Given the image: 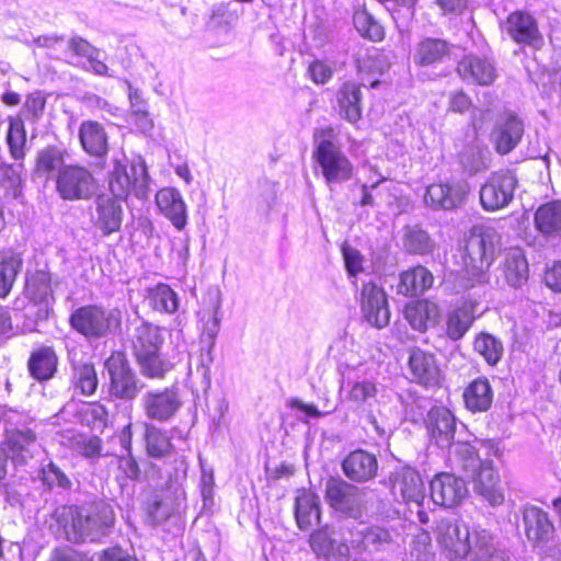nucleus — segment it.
I'll return each instance as SVG.
<instances>
[{
    "instance_id": "5fc2aeb1",
    "label": "nucleus",
    "mask_w": 561,
    "mask_h": 561,
    "mask_svg": "<svg viewBox=\"0 0 561 561\" xmlns=\"http://www.w3.org/2000/svg\"><path fill=\"white\" fill-rule=\"evenodd\" d=\"M354 26L357 32L373 42L383 38L382 26L366 10H357L353 16Z\"/></svg>"
},
{
    "instance_id": "e433bc0d",
    "label": "nucleus",
    "mask_w": 561,
    "mask_h": 561,
    "mask_svg": "<svg viewBox=\"0 0 561 561\" xmlns=\"http://www.w3.org/2000/svg\"><path fill=\"white\" fill-rule=\"evenodd\" d=\"M336 98L340 114L345 119L355 123L362 117V92L359 84L352 81L343 83Z\"/></svg>"
},
{
    "instance_id": "c03bdc74",
    "label": "nucleus",
    "mask_w": 561,
    "mask_h": 561,
    "mask_svg": "<svg viewBox=\"0 0 561 561\" xmlns=\"http://www.w3.org/2000/svg\"><path fill=\"white\" fill-rule=\"evenodd\" d=\"M403 248L408 253L425 255L433 252L435 242L420 226H407L403 233Z\"/></svg>"
},
{
    "instance_id": "bb28decb",
    "label": "nucleus",
    "mask_w": 561,
    "mask_h": 561,
    "mask_svg": "<svg viewBox=\"0 0 561 561\" xmlns=\"http://www.w3.org/2000/svg\"><path fill=\"white\" fill-rule=\"evenodd\" d=\"M523 134V122L517 116L508 114L496 124L492 133V140L496 151L500 154L511 152L519 144Z\"/></svg>"
},
{
    "instance_id": "2f4dec72",
    "label": "nucleus",
    "mask_w": 561,
    "mask_h": 561,
    "mask_svg": "<svg viewBox=\"0 0 561 561\" xmlns=\"http://www.w3.org/2000/svg\"><path fill=\"white\" fill-rule=\"evenodd\" d=\"M404 318L412 329L425 332L430 325H436L440 319L437 304L427 299L412 301L405 306Z\"/></svg>"
},
{
    "instance_id": "0eeeda50",
    "label": "nucleus",
    "mask_w": 561,
    "mask_h": 561,
    "mask_svg": "<svg viewBox=\"0 0 561 561\" xmlns=\"http://www.w3.org/2000/svg\"><path fill=\"white\" fill-rule=\"evenodd\" d=\"M56 192L67 202L88 201L96 192V180L92 172L79 164H68L56 175Z\"/></svg>"
},
{
    "instance_id": "8fccbe9b",
    "label": "nucleus",
    "mask_w": 561,
    "mask_h": 561,
    "mask_svg": "<svg viewBox=\"0 0 561 561\" xmlns=\"http://www.w3.org/2000/svg\"><path fill=\"white\" fill-rule=\"evenodd\" d=\"M145 440L147 453L150 457L162 458L172 450L170 437L152 424L145 425Z\"/></svg>"
},
{
    "instance_id": "2eb2a0df",
    "label": "nucleus",
    "mask_w": 561,
    "mask_h": 561,
    "mask_svg": "<svg viewBox=\"0 0 561 561\" xmlns=\"http://www.w3.org/2000/svg\"><path fill=\"white\" fill-rule=\"evenodd\" d=\"M432 501L439 506L454 507L467 496L466 482L448 472L436 474L430 483Z\"/></svg>"
},
{
    "instance_id": "0e129e2a",
    "label": "nucleus",
    "mask_w": 561,
    "mask_h": 561,
    "mask_svg": "<svg viewBox=\"0 0 561 561\" xmlns=\"http://www.w3.org/2000/svg\"><path fill=\"white\" fill-rule=\"evenodd\" d=\"M84 416L87 417L89 423H92L94 428H100L105 426L107 421V410L104 405L94 402L88 405L84 410Z\"/></svg>"
},
{
    "instance_id": "aec40b11",
    "label": "nucleus",
    "mask_w": 561,
    "mask_h": 561,
    "mask_svg": "<svg viewBox=\"0 0 561 561\" xmlns=\"http://www.w3.org/2000/svg\"><path fill=\"white\" fill-rule=\"evenodd\" d=\"M36 447L37 438L32 430L12 428L5 431L3 450L15 465H25L32 459Z\"/></svg>"
},
{
    "instance_id": "f03ea898",
    "label": "nucleus",
    "mask_w": 561,
    "mask_h": 561,
    "mask_svg": "<svg viewBox=\"0 0 561 561\" xmlns=\"http://www.w3.org/2000/svg\"><path fill=\"white\" fill-rule=\"evenodd\" d=\"M56 514L70 519L64 528L67 538L73 542L96 541L108 535L115 523L113 507L106 503H99L90 508L64 506Z\"/></svg>"
},
{
    "instance_id": "f3484780",
    "label": "nucleus",
    "mask_w": 561,
    "mask_h": 561,
    "mask_svg": "<svg viewBox=\"0 0 561 561\" xmlns=\"http://www.w3.org/2000/svg\"><path fill=\"white\" fill-rule=\"evenodd\" d=\"M504 30L517 44L537 48L543 41L536 19L530 13L524 11L511 13L504 23Z\"/></svg>"
},
{
    "instance_id": "680f3d73",
    "label": "nucleus",
    "mask_w": 561,
    "mask_h": 561,
    "mask_svg": "<svg viewBox=\"0 0 561 561\" xmlns=\"http://www.w3.org/2000/svg\"><path fill=\"white\" fill-rule=\"evenodd\" d=\"M68 49L76 56L87 58V60L91 59L93 55H100L98 48L92 46L87 39L80 36H75L69 39Z\"/></svg>"
},
{
    "instance_id": "6e6d98bb",
    "label": "nucleus",
    "mask_w": 561,
    "mask_h": 561,
    "mask_svg": "<svg viewBox=\"0 0 561 561\" xmlns=\"http://www.w3.org/2000/svg\"><path fill=\"white\" fill-rule=\"evenodd\" d=\"M140 371L148 378H162L171 369V364L161 357L160 351L136 358Z\"/></svg>"
},
{
    "instance_id": "473e14b6",
    "label": "nucleus",
    "mask_w": 561,
    "mask_h": 561,
    "mask_svg": "<svg viewBox=\"0 0 561 561\" xmlns=\"http://www.w3.org/2000/svg\"><path fill=\"white\" fill-rule=\"evenodd\" d=\"M474 305L470 301H462L460 305L448 311L446 316V335L456 342L461 340L474 321Z\"/></svg>"
},
{
    "instance_id": "49530a36",
    "label": "nucleus",
    "mask_w": 561,
    "mask_h": 561,
    "mask_svg": "<svg viewBox=\"0 0 561 561\" xmlns=\"http://www.w3.org/2000/svg\"><path fill=\"white\" fill-rule=\"evenodd\" d=\"M22 266L21 259L13 252H0V298H5Z\"/></svg>"
},
{
    "instance_id": "20e7f679",
    "label": "nucleus",
    "mask_w": 561,
    "mask_h": 561,
    "mask_svg": "<svg viewBox=\"0 0 561 561\" xmlns=\"http://www.w3.org/2000/svg\"><path fill=\"white\" fill-rule=\"evenodd\" d=\"M148 172L141 158L128 164L124 154L113 159V168L108 172V190L112 197L125 201L130 194L146 198L148 193Z\"/></svg>"
},
{
    "instance_id": "6e6552de",
    "label": "nucleus",
    "mask_w": 561,
    "mask_h": 561,
    "mask_svg": "<svg viewBox=\"0 0 561 561\" xmlns=\"http://www.w3.org/2000/svg\"><path fill=\"white\" fill-rule=\"evenodd\" d=\"M325 500L335 512L358 518L364 511L365 492L341 478H330L325 483Z\"/></svg>"
},
{
    "instance_id": "3c124183",
    "label": "nucleus",
    "mask_w": 561,
    "mask_h": 561,
    "mask_svg": "<svg viewBox=\"0 0 561 561\" xmlns=\"http://www.w3.org/2000/svg\"><path fill=\"white\" fill-rule=\"evenodd\" d=\"M39 479L47 490L55 488L70 490L72 481L69 476L55 462L49 461L39 471Z\"/></svg>"
},
{
    "instance_id": "4c0bfd02",
    "label": "nucleus",
    "mask_w": 561,
    "mask_h": 561,
    "mask_svg": "<svg viewBox=\"0 0 561 561\" xmlns=\"http://www.w3.org/2000/svg\"><path fill=\"white\" fill-rule=\"evenodd\" d=\"M466 407L472 412H484L493 401V391L486 378H477L465 389Z\"/></svg>"
},
{
    "instance_id": "b1692460",
    "label": "nucleus",
    "mask_w": 561,
    "mask_h": 561,
    "mask_svg": "<svg viewBox=\"0 0 561 561\" xmlns=\"http://www.w3.org/2000/svg\"><path fill=\"white\" fill-rule=\"evenodd\" d=\"M342 470L351 481L363 483L376 477L378 461L374 454L356 449L344 458Z\"/></svg>"
},
{
    "instance_id": "09e8293b",
    "label": "nucleus",
    "mask_w": 561,
    "mask_h": 561,
    "mask_svg": "<svg viewBox=\"0 0 561 561\" xmlns=\"http://www.w3.org/2000/svg\"><path fill=\"white\" fill-rule=\"evenodd\" d=\"M72 383L81 394L92 396L99 385L94 365L91 363L72 364Z\"/></svg>"
},
{
    "instance_id": "774afa93",
    "label": "nucleus",
    "mask_w": 561,
    "mask_h": 561,
    "mask_svg": "<svg viewBox=\"0 0 561 561\" xmlns=\"http://www.w3.org/2000/svg\"><path fill=\"white\" fill-rule=\"evenodd\" d=\"M95 561H136L127 551L121 547H112L95 556Z\"/></svg>"
},
{
    "instance_id": "cd10ccee",
    "label": "nucleus",
    "mask_w": 561,
    "mask_h": 561,
    "mask_svg": "<svg viewBox=\"0 0 561 561\" xmlns=\"http://www.w3.org/2000/svg\"><path fill=\"white\" fill-rule=\"evenodd\" d=\"M294 512L299 529H310L320 522V497L311 490H297Z\"/></svg>"
},
{
    "instance_id": "423d86ee",
    "label": "nucleus",
    "mask_w": 561,
    "mask_h": 561,
    "mask_svg": "<svg viewBox=\"0 0 561 561\" xmlns=\"http://www.w3.org/2000/svg\"><path fill=\"white\" fill-rule=\"evenodd\" d=\"M121 311L100 306H83L70 316V325L89 340H96L114 332L121 325Z\"/></svg>"
},
{
    "instance_id": "c85d7f7f",
    "label": "nucleus",
    "mask_w": 561,
    "mask_h": 561,
    "mask_svg": "<svg viewBox=\"0 0 561 561\" xmlns=\"http://www.w3.org/2000/svg\"><path fill=\"white\" fill-rule=\"evenodd\" d=\"M453 45L438 37H424L414 48L415 65L427 67L442 64L450 57Z\"/></svg>"
},
{
    "instance_id": "37998d69",
    "label": "nucleus",
    "mask_w": 561,
    "mask_h": 561,
    "mask_svg": "<svg viewBox=\"0 0 561 561\" xmlns=\"http://www.w3.org/2000/svg\"><path fill=\"white\" fill-rule=\"evenodd\" d=\"M504 273L506 282L512 287H522L527 282L528 262L520 250L515 249L507 253Z\"/></svg>"
},
{
    "instance_id": "72a5a7b5",
    "label": "nucleus",
    "mask_w": 561,
    "mask_h": 561,
    "mask_svg": "<svg viewBox=\"0 0 561 561\" xmlns=\"http://www.w3.org/2000/svg\"><path fill=\"white\" fill-rule=\"evenodd\" d=\"M58 366V356L53 347L42 346L32 352L27 368L30 375L37 381H46L51 379Z\"/></svg>"
},
{
    "instance_id": "ddd939ff",
    "label": "nucleus",
    "mask_w": 561,
    "mask_h": 561,
    "mask_svg": "<svg viewBox=\"0 0 561 561\" xmlns=\"http://www.w3.org/2000/svg\"><path fill=\"white\" fill-rule=\"evenodd\" d=\"M122 202L106 194L96 196L91 221L102 236L107 237L119 231L124 217Z\"/></svg>"
},
{
    "instance_id": "58836bf2",
    "label": "nucleus",
    "mask_w": 561,
    "mask_h": 561,
    "mask_svg": "<svg viewBox=\"0 0 561 561\" xmlns=\"http://www.w3.org/2000/svg\"><path fill=\"white\" fill-rule=\"evenodd\" d=\"M163 337L158 327L141 323L135 329L131 344L134 355L137 357L160 351Z\"/></svg>"
},
{
    "instance_id": "79ce46f5",
    "label": "nucleus",
    "mask_w": 561,
    "mask_h": 561,
    "mask_svg": "<svg viewBox=\"0 0 561 561\" xmlns=\"http://www.w3.org/2000/svg\"><path fill=\"white\" fill-rule=\"evenodd\" d=\"M127 87L128 100L130 105V115L135 124L142 131H148L152 128V121L149 116L148 103L144 98L140 89L135 88L129 81H125Z\"/></svg>"
},
{
    "instance_id": "a211bd4d",
    "label": "nucleus",
    "mask_w": 561,
    "mask_h": 561,
    "mask_svg": "<svg viewBox=\"0 0 561 561\" xmlns=\"http://www.w3.org/2000/svg\"><path fill=\"white\" fill-rule=\"evenodd\" d=\"M309 545L318 558L327 561H341L350 553L348 545L329 526L313 531L310 535Z\"/></svg>"
},
{
    "instance_id": "bf43d9fd",
    "label": "nucleus",
    "mask_w": 561,
    "mask_h": 561,
    "mask_svg": "<svg viewBox=\"0 0 561 561\" xmlns=\"http://www.w3.org/2000/svg\"><path fill=\"white\" fill-rule=\"evenodd\" d=\"M73 449L81 456L95 459L99 458L102 451V442L99 437L76 436L72 442Z\"/></svg>"
},
{
    "instance_id": "603ef678",
    "label": "nucleus",
    "mask_w": 561,
    "mask_h": 561,
    "mask_svg": "<svg viewBox=\"0 0 561 561\" xmlns=\"http://www.w3.org/2000/svg\"><path fill=\"white\" fill-rule=\"evenodd\" d=\"M7 142H8L12 158H14L15 160H20V159L24 158L26 133H25V128H24V123L21 118L11 117L9 119Z\"/></svg>"
},
{
    "instance_id": "4d7b16f0",
    "label": "nucleus",
    "mask_w": 561,
    "mask_h": 561,
    "mask_svg": "<svg viewBox=\"0 0 561 561\" xmlns=\"http://www.w3.org/2000/svg\"><path fill=\"white\" fill-rule=\"evenodd\" d=\"M377 396V387L371 381H356L348 391V399L357 405L369 404Z\"/></svg>"
},
{
    "instance_id": "4be33fe9",
    "label": "nucleus",
    "mask_w": 561,
    "mask_h": 561,
    "mask_svg": "<svg viewBox=\"0 0 561 561\" xmlns=\"http://www.w3.org/2000/svg\"><path fill=\"white\" fill-rule=\"evenodd\" d=\"M391 492L396 499L417 505H421L425 497L421 476L412 468H402L392 476Z\"/></svg>"
},
{
    "instance_id": "f8f14e48",
    "label": "nucleus",
    "mask_w": 561,
    "mask_h": 561,
    "mask_svg": "<svg viewBox=\"0 0 561 561\" xmlns=\"http://www.w3.org/2000/svg\"><path fill=\"white\" fill-rule=\"evenodd\" d=\"M363 318L374 328L383 329L390 322V310L385 290L376 283H364L359 295Z\"/></svg>"
},
{
    "instance_id": "c9c22d12",
    "label": "nucleus",
    "mask_w": 561,
    "mask_h": 561,
    "mask_svg": "<svg viewBox=\"0 0 561 561\" xmlns=\"http://www.w3.org/2000/svg\"><path fill=\"white\" fill-rule=\"evenodd\" d=\"M536 229L545 237L561 236V199L540 205L534 216Z\"/></svg>"
},
{
    "instance_id": "6ab92c4d",
    "label": "nucleus",
    "mask_w": 561,
    "mask_h": 561,
    "mask_svg": "<svg viewBox=\"0 0 561 561\" xmlns=\"http://www.w3.org/2000/svg\"><path fill=\"white\" fill-rule=\"evenodd\" d=\"M408 366L412 381L426 388L439 385L440 369L432 353L419 347L411 350Z\"/></svg>"
},
{
    "instance_id": "1a4fd4ad",
    "label": "nucleus",
    "mask_w": 561,
    "mask_h": 561,
    "mask_svg": "<svg viewBox=\"0 0 561 561\" xmlns=\"http://www.w3.org/2000/svg\"><path fill=\"white\" fill-rule=\"evenodd\" d=\"M110 376L108 394L125 401L134 400L142 385L122 353L112 354L105 362Z\"/></svg>"
},
{
    "instance_id": "a878e982",
    "label": "nucleus",
    "mask_w": 561,
    "mask_h": 561,
    "mask_svg": "<svg viewBox=\"0 0 561 561\" xmlns=\"http://www.w3.org/2000/svg\"><path fill=\"white\" fill-rule=\"evenodd\" d=\"M80 145L90 157L103 159L108 151V136L104 126L96 121H84L78 131Z\"/></svg>"
},
{
    "instance_id": "69168bd1",
    "label": "nucleus",
    "mask_w": 561,
    "mask_h": 561,
    "mask_svg": "<svg viewBox=\"0 0 561 561\" xmlns=\"http://www.w3.org/2000/svg\"><path fill=\"white\" fill-rule=\"evenodd\" d=\"M463 168L471 174H476L488 168L481 152H468L461 158Z\"/></svg>"
},
{
    "instance_id": "f257e3e1",
    "label": "nucleus",
    "mask_w": 561,
    "mask_h": 561,
    "mask_svg": "<svg viewBox=\"0 0 561 561\" xmlns=\"http://www.w3.org/2000/svg\"><path fill=\"white\" fill-rule=\"evenodd\" d=\"M496 233L492 229H474L466 240L463 268L456 275L457 291H465L486 282V272L495 254Z\"/></svg>"
},
{
    "instance_id": "338daca9",
    "label": "nucleus",
    "mask_w": 561,
    "mask_h": 561,
    "mask_svg": "<svg viewBox=\"0 0 561 561\" xmlns=\"http://www.w3.org/2000/svg\"><path fill=\"white\" fill-rule=\"evenodd\" d=\"M545 284L554 293H561V262H553L545 273Z\"/></svg>"
},
{
    "instance_id": "052dcab7",
    "label": "nucleus",
    "mask_w": 561,
    "mask_h": 561,
    "mask_svg": "<svg viewBox=\"0 0 561 561\" xmlns=\"http://www.w3.org/2000/svg\"><path fill=\"white\" fill-rule=\"evenodd\" d=\"M332 66L321 60H314L308 67V75L310 79L317 84H324L331 80L333 76Z\"/></svg>"
},
{
    "instance_id": "5701e85b",
    "label": "nucleus",
    "mask_w": 561,
    "mask_h": 561,
    "mask_svg": "<svg viewBox=\"0 0 561 561\" xmlns=\"http://www.w3.org/2000/svg\"><path fill=\"white\" fill-rule=\"evenodd\" d=\"M457 72L468 83L490 85L496 78L492 60L477 55H467L458 62Z\"/></svg>"
},
{
    "instance_id": "7ed1b4c3",
    "label": "nucleus",
    "mask_w": 561,
    "mask_h": 561,
    "mask_svg": "<svg viewBox=\"0 0 561 561\" xmlns=\"http://www.w3.org/2000/svg\"><path fill=\"white\" fill-rule=\"evenodd\" d=\"M332 138L333 130L331 128L316 131L313 152L321 174L331 191L336 185L350 181L354 173L353 163Z\"/></svg>"
},
{
    "instance_id": "13d9d810",
    "label": "nucleus",
    "mask_w": 561,
    "mask_h": 561,
    "mask_svg": "<svg viewBox=\"0 0 561 561\" xmlns=\"http://www.w3.org/2000/svg\"><path fill=\"white\" fill-rule=\"evenodd\" d=\"M391 542L390 533L379 526H373L363 531V543L366 548L381 550Z\"/></svg>"
},
{
    "instance_id": "4468645a",
    "label": "nucleus",
    "mask_w": 561,
    "mask_h": 561,
    "mask_svg": "<svg viewBox=\"0 0 561 561\" xmlns=\"http://www.w3.org/2000/svg\"><path fill=\"white\" fill-rule=\"evenodd\" d=\"M465 182L435 183L427 186L424 203L434 210H451L460 207L468 194Z\"/></svg>"
},
{
    "instance_id": "de8ad7c7",
    "label": "nucleus",
    "mask_w": 561,
    "mask_h": 561,
    "mask_svg": "<svg viewBox=\"0 0 561 561\" xmlns=\"http://www.w3.org/2000/svg\"><path fill=\"white\" fill-rule=\"evenodd\" d=\"M473 348L490 366L497 365L504 353L502 341L485 332L479 333L476 336Z\"/></svg>"
},
{
    "instance_id": "e2e57ef3",
    "label": "nucleus",
    "mask_w": 561,
    "mask_h": 561,
    "mask_svg": "<svg viewBox=\"0 0 561 561\" xmlns=\"http://www.w3.org/2000/svg\"><path fill=\"white\" fill-rule=\"evenodd\" d=\"M345 267L351 277H356L363 271V255L353 248H344Z\"/></svg>"
},
{
    "instance_id": "864d4df0",
    "label": "nucleus",
    "mask_w": 561,
    "mask_h": 561,
    "mask_svg": "<svg viewBox=\"0 0 561 561\" xmlns=\"http://www.w3.org/2000/svg\"><path fill=\"white\" fill-rule=\"evenodd\" d=\"M150 306L158 311L172 313L179 307L178 296L165 284H159L149 296Z\"/></svg>"
},
{
    "instance_id": "f704fd0d",
    "label": "nucleus",
    "mask_w": 561,
    "mask_h": 561,
    "mask_svg": "<svg viewBox=\"0 0 561 561\" xmlns=\"http://www.w3.org/2000/svg\"><path fill=\"white\" fill-rule=\"evenodd\" d=\"M523 519L526 536L530 541H546L553 531V525L548 514L537 506H526L523 512Z\"/></svg>"
},
{
    "instance_id": "412c9836",
    "label": "nucleus",
    "mask_w": 561,
    "mask_h": 561,
    "mask_svg": "<svg viewBox=\"0 0 561 561\" xmlns=\"http://www.w3.org/2000/svg\"><path fill=\"white\" fill-rule=\"evenodd\" d=\"M426 428L440 448L451 446L456 432V417L445 407L432 408L425 419Z\"/></svg>"
},
{
    "instance_id": "dca6fc26",
    "label": "nucleus",
    "mask_w": 561,
    "mask_h": 561,
    "mask_svg": "<svg viewBox=\"0 0 561 561\" xmlns=\"http://www.w3.org/2000/svg\"><path fill=\"white\" fill-rule=\"evenodd\" d=\"M141 404L148 419L165 422L180 409L181 399L173 388L146 392L141 398Z\"/></svg>"
},
{
    "instance_id": "393cba45",
    "label": "nucleus",
    "mask_w": 561,
    "mask_h": 561,
    "mask_svg": "<svg viewBox=\"0 0 561 561\" xmlns=\"http://www.w3.org/2000/svg\"><path fill=\"white\" fill-rule=\"evenodd\" d=\"M470 477L473 479V491L492 506H497L504 502L500 477L491 461H484V463L478 468L476 476Z\"/></svg>"
},
{
    "instance_id": "39448f33",
    "label": "nucleus",
    "mask_w": 561,
    "mask_h": 561,
    "mask_svg": "<svg viewBox=\"0 0 561 561\" xmlns=\"http://www.w3.org/2000/svg\"><path fill=\"white\" fill-rule=\"evenodd\" d=\"M50 283V274L45 271H36L27 276L23 290L24 298L15 299L14 309L24 310L27 317L36 321L46 320L55 302Z\"/></svg>"
},
{
    "instance_id": "a18cd8bd",
    "label": "nucleus",
    "mask_w": 561,
    "mask_h": 561,
    "mask_svg": "<svg viewBox=\"0 0 561 561\" xmlns=\"http://www.w3.org/2000/svg\"><path fill=\"white\" fill-rule=\"evenodd\" d=\"M469 546L468 557L474 560H486L495 551L493 536L490 531L481 527H474L470 530V538L467 541Z\"/></svg>"
},
{
    "instance_id": "9d476101",
    "label": "nucleus",
    "mask_w": 561,
    "mask_h": 561,
    "mask_svg": "<svg viewBox=\"0 0 561 561\" xmlns=\"http://www.w3.org/2000/svg\"><path fill=\"white\" fill-rule=\"evenodd\" d=\"M517 178L511 171L492 173L480 188V202L485 210L502 209L513 201Z\"/></svg>"
},
{
    "instance_id": "c756f323",
    "label": "nucleus",
    "mask_w": 561,
    "mask_h": 561,
    "mask_svg": "<svg viewBox=\"0 0 561 561\" xmlns=\"http://www.w3.org/2000/svg\"><path fill=\"white\" fill-rule=\"evenodd\" d=\"M156 203L178 230L185 228L187 222L186 204L178 190L173 187L160 190L156 195Z\"/></svg>"
},
{
    "instance_id": "9b49d317",
    "label": "nucleus",
    "mask_w": 561,
    "mask_h": 561,
    "mask_svg": "<svg viewBox=\"0 0 561 561\" xmlns=\"http://www.w3.org/2000/svg\"><path fill=\"white\" fill-rule=\"evenodd\" d=\"M470 529L458 518H442L436 525V540L449 559L468 557Z\"/></svg>"
},
{
    "instance_id": "7c9ffc66",
    "label": "nucleus",
    "mask_w": 561,
    "mask_h": 561,
    "mask_svg": "<svg viewBox=\"0 0 561 561\" xmlns=\"http://www.w3.org/2000/svg\"><path fill=\"white\" fill-rule=\"evenodd\" d=\"M434 276L425 266L417 265L402 272L396 286L397 294L416 297L433 286Z\"/></svg>"
},
{
    "instance_id": "a19ab883",
    "label": "nucleus",
    "mask_w": 561,
    "mask_h": 561,
    "mask_svg": "<svg viewBox=\"0 0 561 561\" xmlns=\"http://www.w3.org/2000/svg\"><path fill=\"white\" fill-rule=\"evenodd\" d=\"M65 167V151L55 146H48L37 152L35 171L47 179L55 176Z\"/></svg>"
},
{
    "instance_id": "ea45409f",
    "label": "nucleus",
    "mask_w": 561,
    "mask_h": 561,
    "mask_svg": "<svg viewBox=\"0 0 561 561\" xmlns=\"http://www.w3.org/2000/svg\"><path fill=\"white\" fill-rule=\"evenodd\" d=\"M450 447L449 459L453 465L468 476H476L478 468L484 463L479 458L476 448L463 442H458Z\"/></svg>"
}]
</instances>
